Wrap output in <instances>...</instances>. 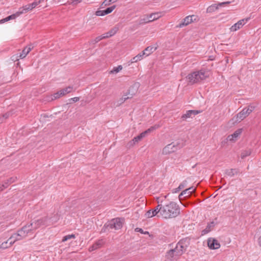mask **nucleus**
Listing matches in <instances>:
<instances>
[{"instance_id": "nucleus-56", "label": "nucleus", "mask_w": 261, "mask_h": 261, "mask_svg": "<svg viewBox=\"0 0 261 261\" xmlns=\"http://www.w3.org/2000/svg\"><path fill=\"white\" fill-rule=\"evenodd\" d=\"M96 249H97L95 248V246L93 244L92 246L90 247V248L89 249V251L91 252V251H94V250H95Z\"/></svg>"}, {"instance_id": "nucleus-61", "label": "nucleus", "mask_w": 261, "mask_h": 261, "mask_svg": "<svg viewBox=\"0 0 261 261\" xmlns=\"http://www.w3.org/2000/svg\"><path fill=\"white\" fill-rule=\"evenodd\" d=\"M254 106H249L248 108H247V109L251 110V112L253 111L254 109Z\"/></svg>"}, {"instance_id": "nucleus-1", "label": "nucleus", "mask_w": 261, "mask_h": 261, "mask_svg": "<svg viewBox=\"0 0 261 261\" xmlns=\"http://www.w3.org/2000/svg\"><path fill=\"white\" fill-rule=\"evenodd\" d=\"M161 217L165 219H170L177 217L180 214L179 205L175 202L160 203Z\"/></svg>"}, {"instance_id": "nucleus-52", "label": "nucleus", "mask_w": 261, "mask_h": 261, "mask_svg": "<svg viewBox=\"0 0 261 261\" xmlns=\"http://www.w3.org/2000/svg\"><path fill=\"white\" fill-rule=\"evenodd\" d=\"M95 15L96 16H103L102 15V10H97L95 12Z\"/></svg>"}, {"instance_id": "nucleus-37", "label": "nucleus", "mask_w": 261, "mask_h": 261, "mask_svg": "<svg viewBox=\"0 0 261 261\" xmlns=\"http://www.w3.org/2000/svg\"><path fill=\"white\" fill-rule=\"evenodd\" d=\"M21 12H18V11L15 13L13 14L12 15H11L10 16H8L10 20L12 19H14L16 18L17 17L21 15Z\"/></svg>"}, {"instance_id": "nucleus-59", "label": "nucleus", "mask_w": 261, "mask_h": 261, "mask_svg": "<svg viewBox=\"0 0 261 261\" xmlns=\"http://www.w3.org/2000/svg\"><path fill=\"white\" fill-rule=\"evenodd\" d=\"M133 86H135V87L134 89H132L130 90V92H134L135 91V89H136L137 91L138 90V85L137 84H134Z\"/></svg>"}, {"instance_id": "nucleus-5", "label": "nucleus", "mask_w": 261, "mask_h": 261, "mask_svg": "<svg viewBox=\"0 0 261 261\" xmlns=\"http://www.w3.org/2000/svg\"><path fill=\"white\" fill-rule=\"evenodd\" d=\"M29 226L25 225L21 229H19L17 233L13 234L10 237V240L15 238V240L18 241L25 238L29 232H31V229H29Z\"/></svg>"}, {"instance_id": "nucleus-58", "label": "nucleus", "mask_w": 261, "mask_h": 261, "mask_svg": "<svg viewBox=\"0 0 261 261\" xmlns=\"http://www.w3.org/2000/svg\"><path fill=\"white\" fill-rule=\"evenodd\" d=\"M124 100L122 98V97L120 98L119 99V100H118V102H119V105H121L122 103H123L124 102Z\"/></svg>"}, {"instance_id": "nucleus-53", "label": "nucleus", "mask_w": 261, "mask_h": 261, "mask_svg": "<svg viewBox=\"0 0 261 261\" xmlns=\"http://www.w3.org/2000/svg\"><path fill=\"white\" fill-rule=\"evenodd\" d=\"M79 99H80L79 97H73V98H71L70 99V101L74 102H75L78 101L79 100Z\"/></svg>"}, {"instance_id": "nucleus-34", "label": "nucleus", "mask_w": 261, "mask_h": 261, "mask_svg": "<svg viewBox=\"0 0 261 261\" xmlns=\"http://www.w3.org/2000/svg\"><path fill=\"white\" fill-rule=\"evenodd\" d=\"M145 137L144 135L142 133H141L138 136L135 137L133 139V141L134 142V143H136L137 142H138L139 141H140L143 138Z\"/></svg>"}, {"instance_id": "nucleus-42", "label": "nucleus", "mask_w": 261, "mask_h": 261, "mask_svg": "<svg viewBox=\"0 0 261 261\" xmlns=\"http://www.w3.org/2000/svg\"><path fill=\"white\" fill-rule=\"evenodd\" d=\"M116 7V5H113L110 7H108L107 9H106V10L107 11L108 14L111 13L115 9Z\"/></svg>"}, {"instance_id": "nucleus-11", "label": "nucleus", "mask_w": 261, "mask_h": 261, "mask_svg": "<svg viewBox=\"0 0 261 261\" xmlns=\"http://www.w3.org/2000/svg\"><path fill=\"white\" fill-rule=\"evenodd\" d=\"M249 19V18H247L239 20V21H238L237 23H236L234 24L231 27V28H230V31L231 32H235L239 30L245 24V23H246L248 21Z\"/></svg>"}, {"instance_id": "nucleus-36", "label": "nucleus", "mask_w": 261, "mask_h": 261, "mask_svg": "<svg viewBox=\"0 0 261 261\" xmlns=\"http://www.w3.org/2000/svg\"><path fill=\"white\" fill-rule=\"evenodd\" d=\"M75 236L73 234H68V235H67V236H64L63 238V239H62V242H64L67 240H68L69 239H75Z\"/></svg>"}, {"instance_id": "nucleus-18", "label": "nucleus", "mask_w": 261, "mask_h": 261, "mask_svg": "<svg viewBox=\"0 0 261 261\" xmlns=\"http://www.w3.org/2000/svg\"><path fill=\"white\" fill-rule=\"evenodd\" d=\"M195 188H194L193 187H190L184 191H182L181 193L179 195V198L180 199L181 197L184 195H186L185 197H189L191 195L193 192L195 191Z\"/></svg>"}, {"instance_id": "nucleus-30", "label": "nucleus", "mask_w": 261, "mask_h": 261, "mask_svg": "<svg viewBox=\"0 0 261 261\" xmlns=\"http://www.w3.org/2000/svg\"><path fill=\"white\" fill-rule=\"evenodd\" d=\"M251 153V151L250 149L244 150L241 152V157L242 159H244L246 156L250 155Z\"/></svg>"}, {"instance_id": "nucleus-35", "label": "nucleus", "mask_w": 261, "mask_h": 261, "mask_svg": "<svg viewBox=\"0 0 261 261\" xmlns=\"http://www.w3.org/2000/svg\"><path fill=\"white\" fill-rule=\"evenodd\" d=\"M136 93H137V90L135 89V91L134 92H132V94H130V96H127V94H126L123 95L122 97L124 100V101H125L128 99L133 98V96H135Z\"/></svg>"}, {"instance_id": "nucleus-3", "label": "nucleus", "mask_w": 261, "mask_h": 261, "mask_svg": "<svg viewBox=\"0 0 261 261\" xmlns=\"http://www.w3.org/2000/svg\"><path fill=\"white\" fill-rule=\"evenodd\" d=\"M123 219L117 218L113 219L106 223L102 228L100 233L106 232L110 229L118 230L122 228Z\"/></svg>"}, {"instance_id": "nucleus-51", "label": "nucleus", "mask_w": 261, "mask_h": 261, "mask_svg": "<svg viewBox=\"0 0 261 261\" xmlns=\"http://www.w3.org/2000/svg\"><path fill=\"white\" fill-rule=\"evenodd\" d=\"M135 86H131V87L129 88V90H128V92L127 93V96H130V94H132V92H130V90H131L132 89H134V88H135Z\"/></svg>"}, {"instance_id": "nucleus-54", "label": "nucleus", "mask_w": 261, "mask_h": 261, "mask_svg": "<svg viewBox=\"0 0 261 261\" xmlns=\"http://www.w3.org/2000/svg\"><path fill=\"white\" fill-rule=\"evenodd\" d=\"M2 185L5 186V189H6L8 187V186L10 185V184L8 183V182L7 181V180H6L4 182V184H2Z\"/></svg>"}, {"instance_id": "nucleus-63", "label": "nucleus", "mask_w": 261, "mask_h": 261, "mask_svg": "<svg viewBox=\"0 0 261 261\" xmlns=\"http://www.w3.org/2000/svg\"><path fill=\"white\" fill-rule=\"evenodd\" d=\"M108 14V13L107 12V11L105 10H102V15L104 16V15H107Z\"/></svg>"}, {"instance_id": "nucleus-20", "label": "nucleus", "mask_w": 261, "mask_h": 261, "mask_svg": "<svg viewBox=\"0 0 261 261\" xmlns=\"http://www.w3.org/2000/svg\"><path fill=\"white\" fill-rule=\"evenodd\" d=\"M215 225V223L214 221H212L211 223H208L206 228L201 231L202 235H204L210 232Z\"/></svg>"}, {"instance_id": "nucleus-2", "label": "nucleus", "mask_w": 261, "mask_h": 261, "mask_svg": "<svg viewBox=\"0 0 261 261\" xmlns=\"http://www.w3.org/2000/svg\"><path fill=\"white\" fill-rule=\"evenodd\" d=\"M208 76V72L202 69L189 74L187 79L189 83L192 85L205 80Z\"/></svg>"}, {"instance_id": "nucleus-47", "label": "nucleus", "mask_w": 261, "mask_h": 261, "mask_svg": "<svg viewBox=\"0 0 261 261\" xmlns=\"http://www.w3.org/2000/svg\"><path fill=\"white\" fill-rule=\"evenodd\" d=\"M19 58V55L18 54H16V55H13L11 57V59L13 61L15 62L16 61H18Z\"/></svg>"}, {"instance_id": "nucleus-4", "label": "nucleus", "mask_w": 261, "mask_h": 261, "mask_svg": "<svg viewBox=\"0 0 261 261\" xmlns=\"http://www.w3.org/2000/svg\"><path fill=\"white\" fill-rule=\"evenodd\" d=\"M165 14V12L160 11L152 13L149 15H145V16L144 18H141L139 20L137 27H138L140 25L144 24L147 23L151 22L154 20H158L160 18L164 16Z\"/></svg>"}, {"instance_id": "nucleus-28", "label": "nucleus", "mask_w": 261, "mask_h": 261, "mask_svg": "<svg viewBox=\"0 0 261 261\" xmlns=\"http://www.w3.org/2000/svg\"><path fill=\"white\" fill-rule=\"evenodd\" d=\"M72 90V87L69 86L65 88H64L60 90V94H62V96L66 95L67 93H69L71 92Z\"/></svg>"}, {"instance_id": "nucleus-8", "label": "nucleus", "mask_w": 261, "mask_h": 261, "mask_svg": "<svg viewBox=\"0 0 261 261\" xmlns=\"http://www.w3.org/2000/svg\"><path fill=\"white\" fill-rule=\"evenodd\" d=\"M180 148L178 144H174L172 143L167 145L163 148V153L166 154H169L176 151Z\"/></svg>"}, {"instance_id": "nucleus-48", "label": "nucleus", "mask_w": 261, "mask_h": 261, "mask_svg": "<svg viewBox=\"0 0 261 261\" xmlns=\"http://www.w3.org/2000/svg\"><path fill=\"white\" fill-rule=\"evenodd\" d=\"M41 2V1H39L38 2H34L33 3H32V4H30L31 6H32V8L33 9H34V8H35L38 4H39Z\"/></svg>"}, {"instance_id": "nucleus-50", "label": "nucleus", "mask_w": 261, "mask_h": 261, "mask_svg": "<svg viewBox=\"0 0 261 261\" xmlns=\"http://www.w3.org/2000/svg\"><path fill=\"white\" fill-rule=\"evenodd\" d=\"M230 2H222V3H220L218 4V5L219 6H224V5H228L229 4H230Z\"/></svg>"}, {"instance_id": "nucleus-27", "label": "nucleus", "mask_w": 261, "mask_h": 261, "mask_svg": "<svg viewBox=\"0 0 261 261\" xmlns=\"http://www.w3.org/2000/svg\"><path fill=\"white\" fill-rule=\"evenodd\" d=\"M144 55H143V52H142V53L138 54V55H137L136 56L134 57L133 59H132L130 60V61H129V62L130 63H133L137 62L138 61H140L142 59V57Z\"/></svg>"}, {"instance_id": "nucleus-49", "label": "nucleus", "mask_w": 261, "mask_h": 261, "mask_svg": "<svg viewBox=\"0 0 261 261\" xmlns=\"http://www.w3.org/2000/svg\"><path fill=\"white\" fill-rule=\"evenodd\" d=\"M135 231L136 232H139L141 233H148V231H146L145 232V233H144L143 232V230L142 229V228H136L135 229Z\"/></svg>"}, {"instance_id": "nucleus-41", "label": "nucleus", "mask_w": 261, "mask_h": 261, "mask_svg": "<svg viewBox=\"0 0 261 261\" xmlns=\"http://www.w3.org/2000/svg\"><path fill=\"white\" fill-rule=\"evenodd\" d=\"M111 2L110 0H104V1L101 4V7L103 8L106 6H109L111 5Z\"/></svg>"}, {"instance_id": "nucleus-7", "label": "nucleus", "mask_w": 261, "mask_h": 261, "mask_svg": "<svg viewBox=\"0 0 261 261\" xmlns=\"http://www.w3.org/2000/svg\"><path fill=\"white\" fill-rule=\"evenodd\" d=\"M158 205L153 209L147 211L145 213V216L147 218H152L154 216L161 217V207L159 202L158 201Z\"/></svg>"}, {"instance_id": "nucleus-15", "label": "nucleus", "mask_w": 261, "mask_h": 261, "mask_svg": "<svg viewBox=\"0 0 261 261\" xmlns=\"http://www.w3.org/2000/svg\"><path fill=\"white\" fill-rule=\"evenodd\" d=\"M178 259L173 250H169L166 253L165 261H176Z\"/></svg>"}, {"instance_id": "nucleus-38", "label": "nucleus", "mask_w": 261, "mask_h": 261, "mask_svg": "<svg viewBox=\"0 0 261 261\" xmlns=\"http://www.w3.org/2000/svg\"><path fill=\"white\" fill-rule=\"evenodd\" d=\"M83 0H72L71 2L68 1L67 4L69 5H72L73 6H76L78 3H80L82 2ZM66 3L63 4V5H66Z\"/></svg>"}, {"instance_id": "nucleus-64", "label": "nucleus", "mask_w": 261, "mask_h": 261, "mask_svg": "<svg viewBox=\"0 0 261 261\" xmlns=\"http://www.w3.org/2000/svg\"><path fill=\"white\" fill-rule=\"evenodd\" d=\"M6 22V20H5V18H3V19H1V20H0V23H1V24H2V23H4V22Z\"/></svg>"}, {"instance_id": "nucleus-22", "label": "nucleus", "mask_w": 261, "mask_h": 261, "mask_svg": "<svg viewBox=\"0 0 261 261\" xmlns=\"http://www.w3.org/2000/svg\"><path fill=\"white\" fill-rule=\"evenodd\" d=\"M240 173V171L238 169H230L225 171V173L228 176L232 177L235 174H238Z\"/></svg>"}, {"instance_id": "nucleus-25", "label": "nucleus", "mask_w": 261, "mask_h": 261, "mask_svg": "<svg viewBox=\"0 0 261 261\" xmlns=\"http://www.w3.org/2000/svg\"><path fill=\"white\" fill-rule=\"evenodd\" d=\"M156 49V47H154L153 46H148L143 51V55H146L147 56H149L151 53L155 51Z\"/></svg>"}, {"instance_id": "nucleus-23", "label": "nucleus", "mask_w": 261, "mask_h": 261, "mask_svg": "<svg viewBox=\"0 0 261 261\" xmlns=\"http://www.w3.org/2000/svg\"><path fill=\"white\" fill-rule=\"evenodd\" d=\"M118 31V27H114L112 28L110 31L103 34V36L105 37V38H107L110 37L113 35H114Z\"/></svg>"}, {"instance_id": "nucleus-14", "label": "nucleus", "mask_w": 261, "mask_h": 261, "mask_svg": "<svg viewBox=\"0 0 261 261\" xmlns=\"http://www.w3.org/2000/svg\"><path fill=\"white\" fill-rule=\"evenodd\" d=\"M242 129H238L236 130L232 134L228 135L226 139V141H224V143H226L227 141H236L238 137L241 135L242 133Z\"/></svg>"}, {"instance_id": "nucleus-24", "label": "nucleus", "mask_w": 261, "mask_h": 261, "mask_svg": "<svg viewBox=\"0 0 261 261\" xmlns=\"http://www.w3.org/2000/svg\"><path fill=\"white\" fill-rule=\"evenodd\" d=\"M33 8H32V6L31 4H28L25 6H23V7L20 8L18 10V12H21V15L25 13L28 12V11L32 10Z\"/></svg>"}, {"instance_id": "nucleus-32", "label": "nucleus", "mask_w": 261, "mask_h": 261, "mask_svg": "<svg viewBox=\"0 0 261 261\" xmlns=\"http://www.w3.org/2000/svg\"><path fill=\"white\" fill-rule=\"evenodd\" d=\"M122 69V66L121 65H119L117 67H115L113 69L110 71V73L111 74L117 73L121 70Z\"/></svg>"}, {"instance_id": "nucleus-60", "label": "nucleus", "mask_w": 261, "mask_h": 261, "mask_svg": "<svg viewBox=\"0 0 261 261\" xmlns=\"http://www.w3.org/2000/svg\"><path fill=\"white\" fill-rule=\"evenodd\" d=\"M257 242L258 245L261 247V236L258 238Z\"/></svg>"}, {"instance_id": "nucleus-62", "label": "nucleus", "mask_w": 261, "mask_h": 261, "mask_svg": "<svg viewBox=\"0 0 261 261\" xmlns=\"http://www.w3.org/2000/svg\"><path fill=\"white\" fill-rule=\"evenodd\" d=\"M5 189V186L0 185V192L3 191Z\"/></svg>"}, {"instance_id": "nucleus-46", "label": "nucleus", "mask_w": 261, "mask_h": 261, "mask_svg": "<svg viewBox=\"0 0 261 261\" xmlns=\"http://www.w3.org/2000/svg\"><path fill=\"white\" fill-rule=\"evenodd\" d=\"M152 131H153V130L151 126L150 128H149L148 129H147L145 131L142 132V134H143V135H144V137H145L146 135L147 134L150 133H151Z\"/></svg>"}, {"instance_id": "nucleus-9", "label": "nucleus", "mask_w": 261, "mask_h": 261, "mask_svg": "<svg viewBox=\"0 0 261 261\" xmlns=\"http://www.w3.org/2000/svg\"><path fill=\"white\" fill-rule=\"evenodd\" d=\"M197 16L192 15H189L186 17L178 25H177V28H182L185 26L188 25L191 22L194 21L196 19Z\"/></svg>"}, {"instance_id": "nucleus-43", "label": "nucleus", "mask_w": 261, "mask_h": 261, "mask_svg": "<svg viewBox=\"0 0 261 261\" xmlns=\"http://www.w3.org/2000/svg\"><path fill=\"white\" fill-rule=\"evenodd\" d=\"M17 179V177H12L7 179V181L8 183L11 185V184L14 182Z\"/></svg>"}, {"instance_id": "nucleus-33", "label": "nucleus", "mask_w": 261, "mask_h": 261, "mask_svg": "<svg viewBox=\"0 0 261 261\" xmlns=\"http://www.w3.org/2000/svg\"><path fill=\"white\" fill-rule=\"evenodd\" d=\"M170 250H173L174 254L179 258L180 256H181L182 255V252L181 251H179V249L176 247L174 248L171 249Z\"/></svg>"}, {"instance_id": "nucleus-10", "label": "nucleus", "mask_w": 261, "mask_h": 261, "mask_svg": "<svg viewBox=\"0 0 261 261\" xmlns=\"http://www.w3.org/2000/svg\"><path fill=\"white\" fill-rule=\"evenodd\" d=\"M48 217H45L41 219L35 220L31 223L35 230L40 227L41 225H47L48 224Z\"/></svg>"}, {"instance_id": "nucleus-19", "label": "nucleus", "mask_w": 261, "mask_h": 261, "mask_svg": "<svg viewBox=\"0 0 261 261\" xmlns=\"http://www.w3.org/2000/svg\"><path fill=\"white\" fill-rule=\"evenodd\" d=\"M59 218L60 216L57 213L53 214L51 217H48V224L47 225L57 222L59 220Z\"/></svg>"}, {"instance_id": "nucleus-44", "label": "nucleus", "mask_w": 261, "mask_h": 261, "mask_svg": "<svg viewBox=\"0 0 261 261\" xmlns=\"http://www.w3.org/2000/svg\"><path fill=\"white\" fill-rule=\"evenodd\" d=\"M9 114L6 113L0 117V123H3L4 120L6 119L9 117Z\"/></svg>"}, {"instance_id": "nucleus-40", "label": "nucleus", "mask_w": 261, "mask_h": 261, "mask_svg": "<svg viewBox=\"0 0 261 261\" xmlns=\"http://www.w3.org/2000/svg\"><path fill=\"white\" fill-rule=\"evenodd\" d=\"M187 185V181L185 180H184L178 186V190H180L184 189L185 187H186Z\"/></svg>"}, {"instance_id": "nucleus-55", "label": "nucleus", "mask_w": 261, "mask_h": 261, "mask_svg": "<svg viewBox=\"0 0 261 261\" xmlns=\"http://www.w3.org/2000/svg\"><path fill=\"white\" fill-rule=\"evenodd\" d=\"M160 126H161L160 124H156L154 125L151 126V127L152 128L153 130H154L156 129L159 128Z\"/></svg>"}, {"instance_id": "nucleus-45", "label": "nucleus", "mask_w": 261, "mask_h": 261, "mask_svg": "<svg viewBox=\"0 0 261 261\" xmlns=\"http://www.w3.org/2000/svg\"><path fill=\"white\" fill-rule=\"evenodd\" d=\"M152 131H153V130L151 126L150 128H149L148 129H147L145 131L142 132V134H143V135H144V137H145L146 135L147 134L150 133H151Z\"/></svg>"}, {"instance_id": "nucleus-13", "label": "nucleus", "mask_w": 261, "mask_h": 261, "mask_svg": "<svg viewBox=\"0 0 261 261\" xmlns=\"http://www.w3.org/2000/svg\"><path fill=\"white\" fill-rule=\"evenodd\" d=\"M251 113V110L247 109V108H244L241 112L237 115V121H241L245 119Z\"/></svg>"}, {"instance_id": "nucleus-21", "label": "nucleus", "mask_w": 261, "mask_h": 261, "mask_svg": "<svg viewBox=\"0 0 261 261\" xmlns=\"http://www.w3.org/2000/svg\"><path fill=\"white\" fill-rule=\"evenodd\" d=\"M32 47L31 46L28 47L26 46L23 48L22 51V53L20 54L19 55V58L23 59L26 57V56L31 51Z\"/></svg>"}, {"instance_id": "nucleus-31", "label": "nucleus", "mask_w": 261, "mask_h": 261, "mask_svg": "<svg viewBox=\"0 0 261 261\" xmlns=\"http://www.w3.org/2000/svg\"><path fill=\"white\" fill-rule=\"evenodd\" d=\"M103 39H105V37L103 36V35H102L101 36H98V37H96L95 38V39L91 40L90 43L91 44H95Z\"/></svg>"}, {"instance_id": "nucleus-16", "label": "nucleus", "mask_w": 261, "mask_h": 261, "mask_svg": "<svg viewBox=\"0 0 261 261\" xmlns=\"http://www.w3.org/2000/svg\"><path fill=\"white\" fill-rule=\"evenodd\" d=\"M17 240H15V238H13V239L10 240V237L9 239L0 245V249H7L10 247H11Z\"/></svg>"}, {"instance_id": "nucleus-17", "label": "nucleus", "mask_w": 261, "mask_h": 261, "mask_svg": "<svg viewBox=\"0 0 261 261\" xmlns=\"http://www.w3.org/2000/svg\"><path fill=\"white\" fill-rule=\"evenodd\" d=\"M200 112V111L197 110H189L187 111L186 114L182 115L181 118L183 120H186L187 118L191 117L192 116H195Z\"/></svg>"}, {"instance_id": "nucleus-57", "label": "nucleus", "mask_w": 261, "mask_h": 261, "mask_svg": "<svg viewBox=\"0 0 261 261\" xmlns=\"http://www.w3.org/2000/svg\"><path fill=\"white\" fill-rule=\"evenodd\" d=\"M27 226H29V228H30L29 229H31V232L35 230V229H34L33 226L32 225V224L31 223H30V224H28Z\"/></svg>"}, {"instance_id": "nucleus-6", "label": "nucleus", "mask_w": 261, "mask_h": 261, "mask_svg": "<svg viewBox=\"0 0 261 261\" xmlns=\"http://www.w3.org/2000/svg\"><path fill=\"white\" fill-rule=\"evenodd\" d=\"M190 244V239L185 238L181 239L176 244V247L179 249V251L182 252V254L187 250V248Z\"/></svg>"}, {"instance_id": "nucleus-26", "label": "nucleus", "mask_w": 261, "mask_h": 261, "mask_svg": "<svg viewBox=\"0 0 261 261\" xmlns=\"http://www.w3.org/2000/svg\"><path fill=\"white\" fill-rule=\"evenodd\" d=\"M219 6L218 5H218H217V4L212 5L211 6H209L206 9V12L207 13H212V12H214L215 11L218 9Z\"/></svg>"}, {"instance_id": "nucleus-39", "label": "nucleus", "mask_w": 261, "mask_h": 261, "mask_svg": "<svg viewBox=\"0 0 261 261\" xmlns=\"http://www.w3.org/2000/svg\"><path fill=\"white\" fill-rule=\"evenodd\" d=\"M51 100L60 98L61 96H62V94H60V90L55 93L53 95L51 96Z\"/></svg>"}, {"instance_id": "nucleus-12", "label": "nucleus", "mask_w": 261, "mask_h": 261, "mask_svg": "<svg viewBox=\"0 0 261 261\" xmlns=\"http://www.w3.org/2000/svg\"><path fill=\"white\" fill-rule=\"evenodd\" d=\"M207 246L211 249H217L220 247V244L218 240L212 238L208 239Z\"/></svg>"}, {"instance_id": "nucleus-29", "label": "nucleus", "mask_w": 261, "mask_h": 261, "mask_svg": "<svg viewBox=\"0 0 261 261\" xmlns=\"http://www.w3.org/2000/svg\"><path fill=\"white\" fill-rule=\"evenodd\" d=\"M105 244V241L103 240H98L93 245L95 246V248L97 249L98 248H101L103 244Z\"/></svg>"}]
</instances>
